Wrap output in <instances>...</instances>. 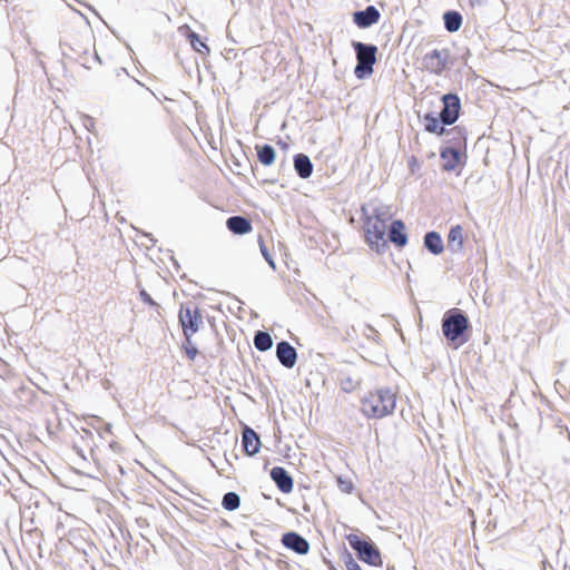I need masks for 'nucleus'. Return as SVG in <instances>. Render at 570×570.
I'll use <instances>...</instances> for the list:
<instances>
[{"instance_id":"obj_30","label":"nucleus","mask_w":570,"mask_h":570,"mask_svg":"<svg viewBox=\"0 0 570 570\" xmlns=\"http://www.w3.org/2000/svg\"><path fill=\"white\" fill-rule=\"evenodd\" d=\"M140 297L144 303L148 304L149 306H157V303L151 298V296L146 292H140Z\"/></svg>"},{"instance_id":"obj_4","label":"nucleus","mask_w":570,"mask_h":570,"mask_svg":"<svg viewBox=\"0 0 570 570\" xmlns=\"http://www.w3.org/2000/svg\"><path fill=\"white\" fill-rule=\"evenodd\" d=\"M469 320L459 309H450L442 321V333L449 345L458 350L469 341Z\"/></svg>"},{"instance_id":"obj_6","label":"nucleus","mask_w":570,"mask_h":570,"mask_svg":"<svg viewBox=\"0 0 570 570\" xmlns=\"http://www.w3.org/2000/svg\"><path fill=\"white\" fill-rule=\"evenodd\" d=\"M346 540L351 548L357 553L361 561L374 567L382 566L381 553L370 539H364L358 534L351 533L346 535Z\"/></svg>"},{"instance_id":"obj_24","label":"nucleus","mask_w":570,"mask_h":570,"mask_svg":"<svg viewBox=\"0 0 570 570\" xmlns=\"http://www.w3.org/2000/svg\"><path fill=\"white\" fill-rule=\"evenodd\" d=\"M186 29L188 30V33H187V38L189 40V43L191 46V48L199 52V53H209V48L208 46L200 40L199 36L194 32L193 30H190V28L188 26H186Z\"/></svg>"},{"instance_id":"obj_9","label":"nucleus","mask_w":570,"mask_h":570,"mask_svg":"<svg viewBox=\"0 0 570 570\" xmlns=\"http://www.w3.org/2000/svg\"><path fill=\"white\" fill-rule=\"evenodd\" d=\"M262 443L258 434L250 429L245 426L242 431V448L246 455L253 456L261 450Z\"/></svg>"},{"instance_id":"obj_27","label":"nucleus","mask_w":570,"mask_h":570,"mask_svg":"<svg viewBox=\"0 0 570 570\" xmlns=\"http://www.w3.org/2000/svg\"><path fill=\"white\" fill-rule=\"evenodd\" d=\"M258 244H259L262 255L264 256L266 262L269 264V266H272L275 269L276 266H275L274 259H273L272 255L269 254L262 237L258 238Z\"/></svg>"},{"instance_id":"obj_12","label":"nucleus","mask_w":570,"mask_h":570,"mask_svg":"<svg viewBox=\"0 0 570 570\" xmlns=\"http://www.w3.org/2000/svg\"><path fill=\"white\" fill-rule=\"evenodd\" d=\"M276 355L282 365L292 368L297 360L296 350L288 342H279L276 346Z\"/></svg>"},{"instance_id":"obj_32","label":"nucleus","mask_w":570,"mask_h":570,"mask_svg":"<svg viewBox=\"0 0 570 570\" xmlns=\"http://www.w3.org/2000/svg\"><path fill=\"white\" fill-rule=\"evenodd\" d=\"M109 445H110V448H111V449H114V450H115L116 448H119V444H118L117 442H115V441H110V442H109Z\"/></svg>"},{"instance_id":"obj_31","label":"nucleus","mask_w":570,"mask_h":570,"mask_svg":"<svg viewBox=\"0 0 570 570\" xmlns=\"http://www.w3.org/2000/svg\"><path fill=\"white\" fill-rule=\"evenodd\" d=\"M91 124V126L94 127V119L91 117H85V126L88 127V124Z\"/></svg>"},{"instance_id":"obj_8","label":"nucleus","mask_w":570,"mask_h":570,"mask_svg":"<svg viewBox=\"0 0 570 570\" xmlns=\"http://www.w3.org/2000/svg\"><path fill=\"white\" fill-rule=\"evenodd\" d=\"M443 108L440 112L441 121L444 125H452L456 121L461 110V102L455 94H446L442 97Z\"/></svg>"},{"instance_id":"obj_23","label":"nucleus","mask_w":570,"mask_h":570,"mask_svg":"<svg viewBox=\"0 0 570 570\" xmlns=\"http://www.w3.org/2000/svg\"><path fill=\"white\" fill-rule=\"evenodd\" d=\"M444 24L448 31L455 32L461 28L462 17L456 11H449L444 14Z\"/></svg>"},{"instance_id":"obj_7","label":"nucleus","mask_w":570,"mask_h":570,"mask_svg":"<svg viewBox=\"0 0 570 570\" xmlns=\"http://www.w3.org/2000/svg\"><path fill=\"white\" fill-rule=\"evenodd\" d=\"M449 53L445 49L426 52L422 58V70L432 75H441L446 68Z\"/></svg>"},{"instance_id":"obj_13","label":"nucleus","mask_w":570,"mask_h":570,"mask_svg":"<svg viewBox=\"0 0 570 570\" xmlns=\"http://www.w3.org/2000/svg\"><path fill=\"white\" fill-rule=\"evenodd\" d=\"M271 478L283 493H289L293 490V478L282 466H274L271 470Z\"/></svg>"},{"instance_id":"obj_19","label":"nucleus","mask_w":570,"mask_h":570,"mask_svg":"<svg viewBox=\"0 0 570 570\" xmlns=\"http://www.w3.org/2000/svg\"><path fill=\"white\" fill-rule=\"evenodd\" d=\"M442 167L446 171L454 170L460 161V154L454 148H445L441 151Z\"/></svg>"},{"instance_id":"obj_28","label":"nucleus","mask_w":570,"mask_h":570,"mask_svg":"<svg viewBox=\"0 0 570 570\" xmlns=\"http://www.w3.org/2000/svg\"><path fill=\"white\" fill-rule=\"evenodd\" d=\"M336 481H337V484H338L340 489L344 493H351L352 492L354 485H353L351 480H345L342 476H337Z\"/></svg>"},{"instance_id":"obj_10","label":"nucleus","mask_w":570,"mask_h":570,"mask_svg":"<svg viewBox=\"0 0 570 570\" xmlns=\"http://www.w3.org/2000/svg\"><path fill=\"white\" fill-rule=\"evenodd\" d=\"M380 11L374 6H368L363 11H356L353 14V21L358 28H368L379 22Z\"/></svg>"},{"instance_id":"obj_16","label":"nucleus","mask_w":570,"mask_h":570,"mask_svg":"<svg viewBox=\"0 0 570 570\" xmlns=\"http://www.w3.org/2000/svg\"><path fill=\"white\" fill-rule=\"evenodd\" d=\"M464 230L461 225L453 226L448 235V247L452 253H459L463 249Z\"/></svg>"},{"instance_id":"obj_21","label":"nucleus","mask_w":570,"mask_h":570,"mask_svg":"<svg viewBox=\"0 0 570 570\" xmlns=\"http://www.w3.org/2000/svg\"><path fill=\"white\" fill-rule=\"evenodd\" d=\"M257 151V157L261 164L264 166H271L276 158V153L274 148L269 145H257L255 147Z\"/></svg>"},{"instance_id":"obj_15","label":"nucleus","mask_w":570,"mask_h":570,"mask_svg":"<svg viewBox=\"0 0 570 570\" xmlns=\"http://www.w3.org/2000/svg\"><path fill=\"white\" fill-rule=\"evenodd\" d=\"M227 228L236 235H244L252 232L253 226L249 219L243 216H232L226 220Z\"/></svg>"},{"instance_id":"obj_5","label":"nucleus","mask_w":570,"mask_h":570,"mask_svg":"<svg viewBox=\"0 0 570 570\" xmlns=\"http://www.w3.org/2000/svg\"><path fill=\"white\" fill-rule=\"evenodd\" d=\"M355 52L357 65L354 73L358 79H363L373 73V66L376 63L377 47L374 45H365L358 41L352 43Z\"/></svg>"},{"instance_id":"obj_22","label":"nucleus","mask_w":570,"mask_h":570,"mask_svg":"<svg viewBox=\"0 0 570 570\" xmlns=\"http://www.w3.org/2000/svg\"><path fill=\"white\" fill-rule=\"evenodd\" d=\"M441 118H438L433 115L426 114L424 116V128L428 132L435 134L441 136L444 134V127Z\"/></svg>"},{"instance_id":"obj_29","label":"nucleus","mask_w":570,"mask_h":570,"mask_svg":"<svg viewBox=\"0 0 570 570\" xmlns=\"http://www.w3.org/2000/svg\"><path fill=\"white\" fill-rule=\"evenodd\" d=\"M345 566L347 570H362L360 564L353 559L351 554H347V559L345 560Z\"/></svg>"},{"instance_id":"obj_1","label":"nucleus","mask_w":570,"mask_h":570,"mask_svg":"<svg viewBox=\"0 0 570 570\" xmlns=\"http://www.w3.org/2000/svg\"><path fill=\"white\" fill-rule=\"evenodd\" d=\"M178 320L185 338L181 348L186 357L189 361H194L198 354V350L193 342V336L204 324L203 313L199 306L194 303L181 304Z\"/></svg>"},{"instance_id":"obj_14","label":"nucleus","mask_w":570,"mask_h":570,"mask_svg":"<svg viewBox=\"0 0 570 570\" xmlns=\"http://www.w3.org/2000/svg\"><path fill=\"white\" fill-rule=\"evenodd\" d=\"M389 240L397 247H404L407 243V236L405 233V225L402 220H393L389 225Z\"/></svg>"},{"instance_id":"obj_18","label":"nucleus","mask_w":570,"mask_h":570,"mask_svg":"<svg viewBox=\"0 0 570 570\" xmlns=\"http://www.w3.org/2000/svg\"><path fill=\"white\" fill-rule=\"evenodd\" d=\"M294 167L301 178H308L312 175L313 165L304 154H298L294 157Z\"/></svg>"},{"instance_id":"obj_3","label":"nucleus","mask_w":570,"mask_h":570,"mask_svg":"<svg viewBox=\"0 0 570 570\" xmlns=\"http://www.w3.org/2000/svg\"><path fill=\"white\" fill-rule=\"evenodd\" d=\"M395 405V393L390 389H377L361 400V412L368 419H382L392 414Z\"/></svg>"},{"instance_id":"obj_26","label":"nucleus","mask_w":570,"mask_h":570,"mask_svg":"<svg viewBox=\"0 0 570 570\" xmlns=\"http://www.w3.org/2000/svg\"><path fill=\"white\" fill-rule=\"evenodd\" d=\"M222 505L225 510L234 511L239 508L240 499L235 492H228L223 497Z\"/></svg>"},{"instance_id":"obj_25","label":"nucleus","mask_w":570,"mask_h":570,"mask_svg":"<svg viewBox=\"0 0 570 570\" xmlns=\"http://www.w3.org/2000/svg\"><path fill=\"white\" fill-rule=\"evenodd\" d=\"M254 345L258 351L265 352L273 345V340L267 332H257L254 336Z\"/></svg>"},{"instance_id":"obj_17","label":"nucleus","mask_w":570,"mask_h":570,"mask_svg":"<svg viewBox=\"0 0 570 570\" xmlns=\"http://www.w3.org/2000/svg\"><path fill=\"white\" fill-rule=\"evenodd\" d=\"M85 421L88 426L92 428L100 436L104 435H111L112 434V426L110 423L106 422L104 419L96 416V415H89L85 417Z\"/></svg>"},{"instance_id":"obj_11","label":"nucleus","mask_w":570,"mask_h":570,"mask_svg":"<svg viewBox=\"0 0 570 570\" xmlns=\"http://www.w3.org/2000/svg\"><path fill=\"white\" fill-rule=\"evenodd\" d=\"M282 543L298 554H306L309 550L307 540L296 532L285 533L282 538Z\"/></svg>"},{"instance_id":"obj_20","label":"nucleus","mask_w":570,"mask_h":570,"mask_svg":"<svg viewBox=\"0 0 570 570\" xmlns=\"http://www.w3.org/2000/svg\"><path fill=\"white\" fill-rule=\"evenodd\" d=\"M424 245L434 255H439L443 252V242L439 233L429 232L424 237Z\"/></svg>"},{"instance_id":"obj_2","label":"nucleus","mask_w":570,"mask_h":570,"mask_svg":"<svg viewBox=\"0 0 570 570\" xmlns=\"http://www.w3.org/2000/svg\"><path fill=\"white\" fill-rule=\"evenodd\" d=\"M390 218L386 212L376 208L364 219L363 232L365 242L376 254H383L389 248L386 234Z\"/></svg>"}]
</instances>
